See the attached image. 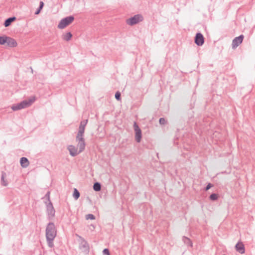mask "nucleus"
<instances>
[{
  "label": "nucleus",
  "instance_id": "1",
  "mask_svg": "<svg viewBox=\"0 0 255 255\" xmlns=\"http://www.w3.org/2000/svg\"><path fill=\"white\" fill-rule=\"evenodd\" d=\"M46 238L48 246L50 248L54 247L53 240L57 235V230L54 224L49 223L46 228Z\"/></svg>",
  "mask_w": 255,
  "mask_h": 255
},
{
  "label": "nucleus",
  "instance_id": "2",
  "mask_svg": "<svg viewBox=\"0 0 255 255\" xmlns=\"http://www.w3.org/2000/svg\"><path fill=\"white\" fill-rule=\"evenodd\" d=\"M34 102V100H29V101L24 100L15 105H12L11 109L13 111H15L29 107Z\"/></svg>",
  "mask_w": 255,
  "mask_h": 255
},
{
  "label": "nucleus",
  "instance_id": "3",
  "mask_svg": "<svg viewBox=\"0 0 255 255\" xmlns=\"http://www.w3.org/2000/svg\"><path fill=\"white\" fill-rule=\"evenodd\" d=\"M143 19V17L141 14H137L127 19L126 20V23L129 25L132 26L137 24L139 22L142 21Z\"/></svg>",
  "mask_w": 255,
  "mask_h": 255
},
{
  "label": "nucleus",
  "instance_id": "4",
  "mask_svg": "<svg viewBox=\"0 0 255 255\" xmlns=\"http://www.w3.org/2000/svg\"><path fill=\"white\" fill-rule=\"evenodd\" d=\"M74 20V17L73 16H67L60 21L58 25V27L59 29H63L71 23Z\"/></svg>",
  "mask_w": 255,
  "mask_h": 255
},
{
  "label": "nucleus",
  "instance_id": "5",
  "mask_svg": "<svg viewBox=\"0 0 255 255\" xmlns=\"http://www.w3.org/2000/svg\"><path fill=\"white\" fill-rule=\"evenodd\" d=\"M133 128L135 131V139L137 142H140L142 137L141 130L136 122H134Z\"/></svg>",
  "mask_w": 255,
  "mask_h": 255
},
{
  "label": "nucleus",
  "instance_id": "6",
  "mask_svg": "<svg viewBox=\"0 0 255 255\" xmlns=\"http://www.w3.org/2000/svg\"><path fill=\"white\" fill-rule=\"evenodd\" d=\"M47 214L48 220H51L55 216V211L52 205L51 202L48 203L46 206Z\"/></svg>",
  "mask_w": 255,
  "mask_h": 255
},
{
  "label": "nucleus",
  "instance_id": "7",
  "mask_svg": "<svg viewBox=\"0 0 255 255\" xmlns=\"http://www.w3.org/2000/svg\"><path fill=\"white\" fill-rule=\"evenodd\" d=\"M76 140L78 142L77 148H79V152H82L85 148V142L83 137H76Z\"/></svg>",
  "mask_w": 255,
  "mask_h": 255
},
{
  "label": "nucleus",
  "instance_id": "8",
  "mask_svg": "<svg viewBox=\"0 0 255 255\" xmlns=\"http://www.w3.org/2000/svg\"><path fill=\"white\" fill-rule=\"evenodd\" d=\"M244 36L243 35H240L238 37H235L232 41V48L236 49L240 44H241L244 39Z\"/></svg>",
  "mask_w": 255,
  "mask_h": 255
},
{
  "label": "nucleus",
  "instance_id": "9",
  "mask_svg": "<svg viewBox=\"0 0 255 255\" xmlns=\"http://www.w3.org/2000/svg\"><path fill=\"white\" fill-rule=\"evenodd\" d=\"M194 41L197 46H201L203 45L204 43V37L203 34L200 32L196 33Z\"/></svg>",
  "mask_w": 255,
  "mask_h": 255
},
{
  "label": "nucleus",
  "instance_id": "10",
  "mask_svg": "<svg viewBox=\"0 0 255 255\" xmlns=\"http://www.w3.org/2000/svg\"><path fill=\"white\" fill-rule=\"evenodd\" d=\"M235 248L236 251L241 254H243L245 252V246L242 242H238L236 244Z\"/></svg>",
  "mask_w": 255,
  "mask_h": 255
},
{
  "label": "nucleus",
  "instance_id": "11",
  "mask_svg": "<svg viewBox=\"0 0 255 255\" xmlns=\"http://www.w3.org/2000/svg\"><path fill=\"white\" fill-rule=\"evenodd\" d=\"M68 149L72 156H75L80 153L78 151L77 148L72 145L68 146Z\"/></svg>",
  "mask_w": 255,
  "mask_h": 255
},
{
  "label": "nucleus",
  "instance_id": "12",
  "mask_svg": "<svg viewBox=\"0 0 255 255\" xmlns=\"http://www.w3.org/2000/svg\"><path fill=\"white\" fill-rule=\"evenodd\" d=\"M7 45L10 47H15L17 44L16 41L13 38L7 36L6 43Z\"/></svg>",
  "mask_w": 255,
  "mask_h": 255
},
{
  "label": "nucleus",
  "instance_id": "13",
  "mask_svg": "<svg viewBox=\"0 0 255 255\" xmlns=\"http://www.w3.org/2000/svg\"><path fill=\"white\" fill-rule=\"evenodd\" d=\"M20 163L21 166L23 168L27 167L29 164L28 159L24 157H22L20 158Z\"/></svg>",
  "mask_w": 255,
  "mask_h": 255
},
{
  "label": "nucleus",
  "instance_id": "14",
  "mask_svg": "<svg viewBox=\"0 0 255 255\" xmlns=\"http://www.w3.org/2000/svg\"><path fill=\"white\" fill-rule=\"evenodd\" d=\"M15 19H16V17L15 16L10 17L7 18L5 20L4 24H3L4 26L5 27L9 26L13 21L15 20Z\"/></svg>",
  "mask_w": 255,
  "mask_h": 255
},
{
  "label": "nucleus",
  "instance_id": "15",
  "mask_svg": "<svg viewBox=\"0 0 255 255\" xmlns=\"http://www.w3.org/2000/svg\"><path fill=\"white\" fill-rule=\"evenodd\" d=\"M6 176V173L2 171L1 172V184L3 186H6L8 185V182L5 180V178Z\"/></svg>",
  "mask_w": 255,
  "mask_h": 255
},
{
  "label": "nucleus",
  "instance_id": "16",
  "mask_svg": "<svg viewBox=\"0 0 255 255\" xmlns=\"http://www.w3.org/2000/svg\"><path fill=\"white\" fill-rule=\"evenodd\" d=\"M182 241L184 242V244L187 245V246H189L190 247H192L193 244L191 240L186 237L185 236H183L182 237Z\"/></svg>",
  "mask_w": 255,
  "mask_h": 255
},
{
  "label": "nucleus",
  "instance_id": "17",
  "mask_svg": "<svg viewBox=\"0 0 255 255\" xmlns=\"http://www.w3.org/2000/svg\"><path fill=\"white\" fill-rule=\"evenodd\" d=\"M72 35L70 32L63 34L62 36V39L66 41H69L72 38Z\"/></svg>",
  "mask_w": 255,
  "mask_h": 255
},
{
  "label": "nucleus",
  "instance_id": "18",
  "mask_svg": "<svg viewBox=\"0 0 255 255\" xmlns=\"http://www.w3.org/2000/svg\"><path fill=\"white\" fill-rule=\"evenodd\" d=\"M85 128H84V127H79L78 132V133H77V134L76 135V137H83L84 136V132H85Z\"/></svg>",
  "mask_w": 255,
  "mask_h": 255
},
{
  "label": "nucleus",
  "instance_id": "19",
  "mask_svg": "<svg viewBox=\"0 0 255 255\" xmlns=\"http://www.w3.org/2000/svg\"><path fill=\"white\" fill-rule=\"evenodd\" d=\"M93 189L95 191H100L101 189V184L99 182H96L94 184Z\"/></svg>",
  "mask_w": 255,
  "mask_h": 255
},
{
  "label": "nucleus",
  "instance_id": "20",
  "mask_svg": "<svg viewBox=\"0 0 255 255\" xmlns=\"http://www.w3.org/2000/svg\"><path fill=\"white\" fill-rule=\"evenodd\" d=\"M80 194L78 190L75 188L73 194V196L75 200H77L80 197Z\"/></svg>",
  "mask_w": 255,
  "mask_h": 255
},
{
  "label": "nucleus",
  "instance_id": "21",
  "mask_svg": "<svg viewBox=\"0 0 255 255\" xmlns=\"http://www.w3.org/2000/svg\"><path fill=\"white\" fill-rule=\"evenodd\" d=\"M43 6H44V3L43 1H41L39 3V7L37 8V9L35 12V14H38L40 13L41 10L43 8Z\"/></svg>",
  "mask_w": 255,
  "mask_h": 255
},
{
  "label": "nucleus",
  "instance_id": "22",
  "mask_svg": "<svg viewBox=\"0 0 255 255\" xmlns=\"http://www.w3.org/2000/svg\"><path fill=\"white\" fill-rule=\"evenodd\" d=\"M7 36H0V44L4 45V44H5L7 41Z\"/></svg>",
  "mask_w": 255,
  "mask_h": 255
},
{
  "label": "nucleus",
  "instance_id": "23",
  "mask_svg": "<svg viewBox=\"0 0 255 255\" xmlns=\"http://www.w3.org/2000/svg\"><path fill=\"white\" fill-rule=\"evenodd\" d=\"M209 198L212 201L217 200L218 198V195L216 193H213L210 196Z\"/></svg>",
  "mask_w": 255,
  "mask_h": 255
},
{
  "label": "nucleus",
  "instance_id": "24",
  "mask_svg": "<svg viewBox=\"0 0 255 255\" xmlns=\"http://www.w3.org/2000/svg\"><path fill=\"white\" fill-rule=\"evenodd\" d=\"M88 121V120H83V121H81L79 127H84V128H85L86 125L87 124Z\"/></svg>",
  "mask_w": 255,
  "mask_h": 255
},
{
  "label": "nucleus",
  "instance_id": "25",
  "mask_svg": "<svg viewBox=\"0 0 255 255\" xmlns=\"http://www.w3.org/2000/svg\"><path fill=\"white\" fill-rule=\"evenodd\" d=\"M86 219L87 220H89V219L94 220V219H95V217L94 215L89 214L86 216Z\"/></svg>",
  "mask_w": 255,
  "mask_h": 255
},
{
  "label": "nucleus",
  "instance_id": "26",
  "mask_svg": "<svg viewBox=\"0 0 255 255\" xmlns=\"http://www.w3.org/2000/svg\"><path fill=\"white\" fill-rule=\"evenodd\" d=\"M121 93L119 91H117L115 94V98L118 100L120 101L121 100Z\"/></svg>",
  "mask_w": 255,
  "mask_h": 255
},
{
  "label": "nucleus",
  "instance_id": "27",
  "mask_svg": "<svg viewBox=\"0 0 255 255\" xmlns=\"http://www.w3.org/2000/svg\"><path fill=\"white\" fill-rule=\"evenodd\" d=\"M159 123L160 125H165L166 124V121L164 118H161L159 119Z\"/></svg>",
  "mask_w": 255,
  "mask_h": 255
},
{
  "label": "nucleus",
  "instance_id": "28",
  "mask_svg": "<svg viewBox=\"0 0 255 255\" xmlns=\"http://www.w3.org/2000/svg\"><path fill=\"white\" fill-rule=\"evenodd\" d=\"M103 254L104 255H110L109 250L108 249H104Z\"/></svg>",
  "mask_w": 255,
  "mask_h": 255
},
{
  "label": "nucleus",
  "instance_id": "29",
  "mask_svg": "<svg viewBox=\"0 0 255 255\" xmlns=\"http://www.w3.org/2000/svg\"><path fill=\"white\" fill-rule=\"evenodd\" d=\"M213 186V185L211 183H209L207 186L205 187V191H208L209 189H210L211 187H212Z\"/></svg>",
  "mask_w": 255,
  "mask_h": 255
},
{
  "label": "nucleus",
  "instance_id": "30",
  "mask_svg": "<svg viewBox=\"0 0 255 255\" xmlns=\"http://www.w3.org/2000/svg\"><path fill=\"white\" fill-rule=\"evenodd\" d=\"M45 197L47 198V200L48 201L49 203L51 202L50 200V192L48 191L47 193L45 195Z\"/></svg>",
  "mask_w": 255,
  "mask_h": 255
}]
</instances>
